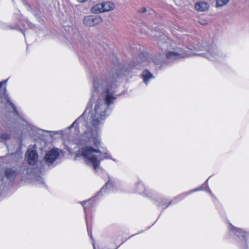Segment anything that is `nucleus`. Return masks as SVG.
<instances>
[{"label":"nucleus","instance_id":"1","mask_svg":"<svg viewBox=\"0 0 249 249\" xmlns=\"http://www.w3.org/2000/svg\"><path fill=\"white\" fill-rule=\"evenodd\" d=\"M119 78L118 73L113 72L95 78L92 97L86 109L87 111L90 107L87 120L88 126L79 142L81 147L76 152L75 160L82 157L86 164L95 170L105 159L115 161L107 152H101L98 148L101 143L99 125L109 115L108 107L117 97L115 89Z\"/></svg>","mask_w":249,"mask_h":249},{"label":"nucleus","instance_id":"2","mask_svg":"<svg viewBox=\"0 0 249 249\" xmlns=\"http://www.w3.org/2000/svg\"><path fill=\"white\" fill-rule=\"evenodd\" d=\"M7 80L0 82V107H8L11 106L14 112L17 113V110L15 106L10 101L8 95L6 93V87L2 88L3 84H5ZM10 138V135L7 133L0 134V142L5 141Z\"/></svg>","mask_w":249,"mask_h":249},{"label":"nucleus","instance_id":"3","mask_svg":"<svg viewBox=\"0 0 249 249\" xmlns=\"http://www.w3.org/2000/svg\"><path fill=\"white\" fill-rule=\"evenodd\" d=\"M197 50H198V49L196 47L194 48V50L188 48H185V49L177 48L174 51H169L167 52L166 56L168 60L174 61L182 57L191 56L197 54L195 51Z\"/></svg>","mask_w":249,"mask_h":249},{"label":"nucleus","instance_id":"4","mask_svg":"<svg viewBox=\"0 0 249 249\" xmlns=\"http://www.w3.org/2000/svg\"><path fill=\"white\" fill-rule=\"evenodd\" d=\"M196 55H203L204 57L213 61H219L226 56V53L216 46H211L208 48L207 52L200 54L196 53Z\"/></svg>","mask_w":249,"mask_h":249},{"label":"nucleus","instance_id":"5","mask_svg":"<svg viewBox=\"0 0 249 249\" xmlns=\"http://www.w3.org/2000/svg\"><path fill=\"white\" fill-rule=\"evenodd\" d=\"M229 229L231 233L236 235L240 239L241 247L243 249H247L248 248L247 238L249 236V233L245 231L243 229L237 228L230 224Z\"/></svg>","mask_w":249,"mask_h":249},{"label":"nucleus","instance_id":"6","mask_svg":"<svg viewBox=\"0 0 249 249\" xmlns=\"http://www.w3.org/2000/svg\"><path fill=\"white\" fill-rule=\"evenodd\" d=\"M115 7V5L113 2L105 1L93 6L91 9V11L92 13L98 14L112 11Z\"/></svg>","mask_w":249,"mask_h":249},{"label":"nucleus","instance_id":"7","mask_svg":"<svg viewBox=\"0 0 249 249\" xmlns=\"http://www.w3.org/2000/svg\"><path fill=\"white\" fill-rule=\"evenodd\" d=\"M61 152L56 148H53L48 151L44 158L46 164L48 165L52 164L58 158Z\"/></svg>","mask_w":249,"mask_h":249},{"label":"nucleus","instance_id":"8","mask_svg":"<svg viewBox=\"0 0 249 249\" xmlns=\"http://www.w3.org/2000/svg\"><path fill=\"white\" fill-rule=\"evenodd\" d=\"M102 18L97 16H87L84 18L83 24L87 26H93L98 25L102 22Z\"/></svg>","mask_w":249,"mask_h":249},{"label":"nucleus","instance_id":"9","mask_svg":"<svg viewBox=\"0 0 249 249\" xmlns=\"http://www.w3.org/2000/svg\"><path fill=\"white\" fill-rule=\"evenodd\" d=\"M26 158L29 164L34 165L37 161L38 155L36 151L29 150L26 153Z\"/></svg>","mask_w":249,"mask_h":249},{"label":"nucleus","instance_id":"10","mask_svg":"<svg viewBox=\"0 0 249 249\" xmlns=\"http://www.w3.org/2000/svg\"><path fill=\"white\" fill-rule=\"evenodd\" d=\"M17 173L18 170L16 167L7 168L4 171L5 176L9 181L14 180Z\"/></svg>","mask_w":249,"mask_h":249},{"label":"nucleus","instance_id":"11","mask_svg":"<svg viewBox=\"0 0 249 249\" xmlns=\"http://www.w3.org/2000/svg\"><path fill=\"white\" fill-rule=\"evenodd\" d=\"M195 8L198 12H204L209 10L210 5L206 1H199L195 4Z\"/></svg>","mask_w":249,"mask_h":249},{"label":"nucleus","instance_id":"12","mask_svg":"<svg viewBox=\"0 0 249 249\" xmlns=\"http://www.w3.org/2000/svg\"><path fill=\"white\" fill-rule=\"evenodd\" d=\"M209 179V178L206 181L205 183H204L200 188H197L196 189H194V190L190 191L189 192H186L184 193H182V194L179 195L177 197V198H179L180 199H181L193 192H195L198 191H200L202 190H205L206 189L205 188H208V180Z\"/></svg>","mask_w":249,"mask_h":249},{"label":"nucleus","instance_id":"13","mask_svg":"<svg viewBox=\"0 0 249 249\" xmlns=\"http://www.w3.org/2000/svg\"><path fill=\"white\" fill-rule=\"evenodd\" d=\"M142 78L143 82L147 85L149 83V81L154 78L153 74L148 70H144L142 74Z\"/></svg>","mask_w":249,"mask_h":249},{"label":"nucleus","instance_id":"14","mask_svg":"<svg viewBox=\"0 0 249 249\" xmlns=\"http://www.w3.org/2000/svg\"><path fill=\"white\" fill-rule=\"evenodd\" d=\"M230 0H216L215 7L217 8H221L227 5Z\"/></svg>","mask_w":249,"mask_h":249},{"label":"nucleus","instance_id":"15","mask_svg":"<svg viewBox=\"0 0 249 249\" xmlns=\"http://www.w3.org/2000/svg\"><path fill=\"white\" fill-rule=\"evenodd\" d=\"M144 63L143 61V58L139 57L134 60V67L136 69H140L141 66L142 64Z\"/></svg>","mask_w":249,"mask_h":249},{"label":"nucleus","instance_id":"16","mask_svg":"<svg viewBox=\"0 0 249 249\" xmlns=\"http://www.w3.org/2000/svg\"><path fill=\"white\" fill-rule=\"evenodd\" d=\"M145 187L143 184L141 182H139L137 184L136 191L140 194H142L145 191Z\"/></svg>","mask_w":249,"mask_h":249},{"label":"nucleus","instance_id":"17","mask_svg":"<svg viewBox=\"0 0 249 249\" xmlns=\"http://www.w3.org/2000/svg\"><path fill=\"white\" fill-rule=\"evenodd\" d=\"M87 110H85L82 115L80 116L77 119H76L69 127V128L71 129L73 127L75 124L79 123V121H81L83 118L87 115Z\"/></svg>","mask_w":249,"mask_h":249},{"label":"nucleus","instance_id":"18","mask_svg":"<svg viewBox=\"0 0 249 249\" xmlns=\"http://www.w3.org/2000/svg\"><path fill=\"white\" fill-rule=\"evenodd\" d=\"M91 202H92V200L91 199H89L87 201L82 202V205L84 207L85 212L91 206Z\"/></svg>","mask_w":249,"mask_h":249},{"label":"nucleus","instance_id":"19","mask_svg":"<svg viewBox=\"0 0 249 249\" xmlns=\"http://www.w3.org/2000/svg\"><path fill=\"white\" fill-rule=\"evenodd\" d=\"M167 40V37L165 35L162 34L160 36V38L158 40L159 44L160 45H161L162 43V42L166 43Z\"/></svg>","mask_w":249,"mask_h":249},{"label":"nucleus","instance_id":"20","mask_svg":"<svg viewBox=\"0 0 249 249\" xmlns=\"http://www.w3.org/2000/svg\"><path fill=\"white\" fill-rule=\"evenodd\" d=\"M112 185V181L111 179H109L108 181L106 183L105 187V186L103 187L102 189H101L100 192L99 193V194L102 193L103 192H105L106 190V189L107 187H110Z\"/></svg>","mask_w":249,"mask_h":249},{"label":"nucleus","instance_id":"21","mask_svg":"<svg viewBox=\"0 0 249 249\" xmlns=\"http://www.w3.org/2000/svg\"><path fill=\"white\" fill-rule=\"evenodd\" d=\"M54 134H61V131H55V132H52Z\"/></svg>","mask_w":249,"mask_h":249},{"label":"nucleus","instance_id":"22","mask_svg":"<svg viewBox=\"0 0 249 249\" xmlns=\"http://www.w3.org/2000/svg\"><path fill=\"white\" fill-rule=\"evenodd\" d=\"M162 61H163V60H160V62L156 61H155L154 62H155V63L156 64H160V62H162Z\"/></svg>","mask_w":249,"mask_h":249},{"label":"nucleus","instance_id":"23","mask_svg":"<svg viewBox=\"0 0 249 249\" xmlns=\"http://www.w3.org/2000/svg\"><path fill=\"white\" fill-rule=\"evenodd\" d=\"M160 205L161 207H162L163 209H164V208H167V206H165L164 205H162V204H160Z\"/></svg>","mask_w":249,"mask_h":249},{"label":"nucleus","instance_id":"24","mask_svg":"<svg viewBox=\"0 0 249 249\" xmlns=\"http://www.w3.org/2000/svg\"><path fill=\"white\" fill-rule=\"evenodd\" d=\"M79 2H83L85 1L86 0H77Z\"/></svg>","mask_w":249,"mask_h":249},{"label":"nucleus","instance_id":"25","mask_svg":"<svg viewBox=\"0 0 249 249\" xmlns=\"http://www.w3.org/2000/svg\"><path fill=\"white\" fill-rule=\"evenodd\" d=\"M92 244H93V246L94 249H96L95 247V246H94V244L93 243ZM99 249H106L102 248H99Z\"/></svg>","mask_w":249,"mask_h":249},{"label":"nucleus","instance_id":"26","mask_svg":"<svg viewBox=\"0 0 249 249\" xmlns=\"http://www.w3.org/2000/svg\"><path fill=\"white\" fill-rule=\"evenodd\" d=\"M142 12H146V9H145V8H144L143 9V10L142 11Z\"/></svg>","mask_w":249,"mask_h":249},{"label":"nucleus","instance_id":"27","mask_svg":"<svg viewBox=\"0 0 249 249\" xmlns=\"http://www.w3.org/2000/svg\"><path fill=\"white\" fill-rule=\"evenodd\" d=\"M3 179H4V178H1V181H2L4 182V181L3 180Z\"/></svg>","mask_w":249,"mask_h":249},{"label":"nucleus","instance_id":"28","mask_svg":"<svg viewBox=\"0 0 249 249\" xmlns=\"http://www.w3.org/2000/svg\"><path fill=\"white\" fill-rule=\"evenodd\" d=\"M171 203H172V201H170L169 203V204H171Z\"/></svg>","mask_w":249,"mask_h":249},{"label":"nucleus","instance_id":"29","mask_svg":"<svg viewBox=\"0 0 249 249\" xmlns=\"http://www.w3.org/2000/svg\"><path fill=\"white\" fill-rule=\"evenodd\" d=\"M209 191L210 193H211V191L210 189H209Z\"/></svg>","mask_w":249,"mask_h":249}]
</instances>
